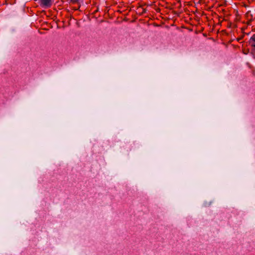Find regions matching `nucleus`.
<instances>
[{
	"mask_svg": "<svg viewBox=\"0 0 255 255\" xmlns=\"http://www.w3.org/2000/svg\"><path fill=\"white\" fill-rule=\"evenodd\" d=\"M251 46L255 48V34H254L250 39Z\"/></svg>",
	"mask_w": 255,
	"mask_h": 255,
	"instance_id": "2",
	"label": "nucleus"
},
{
	"mask_svg": "<svg viewBox=\"0 0 255 255\" xmlns=\"http://www.w3.org/2000/svg\"><path fill=\"white\" fill-rule=\"evenodd\" d=\"M69 3H76L77 2H78V1L79 0H66Z\"/></svg>",
	"mask_w": 255,
	"mask_h": 255,
	"instance_id": "3",
	"label": "nucleus"
},
{
	"mask_svg": "<svg viewBox=\"0 0 255 255\" xmlns=\"http://www.w3.org/2000/svg\"><path fill=\"white\" fill-rule=\"evenodd\" d=\"M40 5L44 8H47L51 6L52 4V0H39Z\"/></svg>",
	"mask_w": 255,
	"mask_h": 255,
	"instance_id": "1",
	"label": "nucleus"
}]
</instances>
